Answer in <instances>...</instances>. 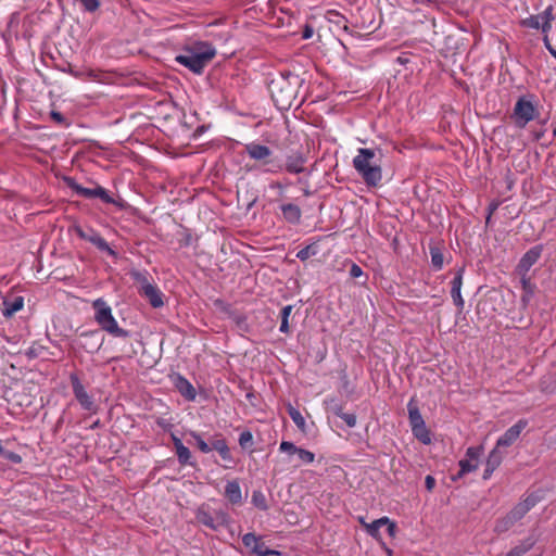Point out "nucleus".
<instances>
[{
  "label": "nucleus",
  "mask_w": 556,
  "mask_h": 556,
  "mask_svg": "<svg viewBox=\"0 0 556 556\" xmlns=\"http://www.w3.org/2000/svg\"><path fill=\"white\" fill-rule=\"evenodd\" d=\"M353 166L367 186L377 187L382 180V168L376 160L375 151L361 148L353 159Z\"/></svg>",
  "instance_id": "1"
},
{
  "label": "nucleus",
  "mask_w": 556,
  "mask_h": 556,
  "mask_svg": "<svg viewBox=\"0 0 556 556\" xmlns=\"http://www.w3.org/2000/svg\"><path fill=\"white\" fill-rule=\"evenodd\" d=\"M215 56V50L207 43L199 42L193 48L188 49L185 54L176 56V61L200 74L206 64Z\"/></svg>",
  "instance_id": "2"
},
{
  "label": "nucleus",
  "mask_w": 556,
  "mask_h": 556,
  "mask_svg": "<svg viewBox=\"0 0 556 556\" xmlns=\"http://www.w3.org/2000/svg\"><path fill=\"white\" fill-rule=\"evenodd\" d=\"M94 309V320L102 330L114 337H127L128 332L118 327L116 319L112 314V308L102 299H97L92 303Z\"/></svg>",
  "instance_id": "3"
},
{
  "label": "nucleus",
  "mask_w": 556,
  "mask_h": 556,
  "mask_svg": "<svg viewBox=\"0 0 556 556\" xmlns=\"http://www.w3.org/2000/svg\"><path fill=\"white\" fill-rule=\"evenodd\" d=\"M130 276L135 281L138 292L146 298L154 308L163 306V293L159 287L149 279L147 271L132 269Z\"/></svg>",
  "instance_id": "4"
},
{
  "label": "nucleus",
  "mask_w": 556,
  "mask_h": 556,
  "mask_svg": "<svg viewBox=\"0 0 556 556\" xmlns=\"http://www.w3.org/2000/svg\"><path fill=\"white\" fill-rule=\"evenodd\" d=\"M536 115L538 110L530 100L520 98L517 101L514 109V118L519 127H525L529 122L533 121Z\"/></svg>",
  "instance_id": "5"
},
{
  "label": "nucleus",
  "mask_w": 556,
  "mask_h": 556,
  "mask_svg": "<svg viewBox=\"0 0 556 556\" xmlns=\"http://www.w3.org/2000/svg\"><path fill=\"white\" fill-rule=\"evenodd\" d=\"M552 21V8H547L543 13L538 15H532L530 17L523 18L520 24L523 27L539 29L542 28L544 33H547L551 28Z\"/></svg>",
  "instance_id": "6"
},
{
  "label": "nucleus",
  "mask_w": 556,
  "mask_h": 556,
  "mask_svg": "<svg viewBox=\"0 0 556 556\" xmlns=\"http://www.w3.org/2000/svg\"><path fill=\"white\" fill-rule=\"evenodd\" d=\"M242 542L256 556H270L279 555V552L269 549L264 542L260 540L254 533H247L242 538Z\"/></svg>",
  "instance_id": "7"
},
{
  "label": "nucleus",
  "mask_w": 556,
  "mask_h": 556,
  "mask_svg": "<svg viewBox=\"0 0 556 556\" xmlns=\"http://www.w3.org/2000/svg\"><path fill=\"white\" fill-rule=\"evenodd\" d=\"M527 425L528 421L526 419H520L519 421H517L514 426L508 428L502 437L498 438L495 446L498 447L500 450L502 447L510 446L518 440L520 433L527 427Z\"/></svg>",
  "instance_id": "8"
},
{
  "label": "nucleus",
  "mask_w": 556,
  "mask_h": 556,
  "mask_svg": "<svg viewBox=\"0 0 556 556\" xmlns=\"http://www.w3.org/2000/svg\"><path fill=\"white\" fill-rule=\"evenodd\" d=\"M481 454L482 447H468L466 451V458L459 462L460 470L458 472V477L475 471L479 466V457Z\"/></svg>",
  "instance_id": "9"
},
{
  "label": "nucleus",
  "mask_w": 556,
  "mask_h": 556,
  "mask_svg": "<svg viewBox=\"0 0 556 556\" xmlns=\"http://www.w3.org/2000/svg\"><path fill=\"white\" fill-rule=\"evenodd\" d=\"M542 250L535 245L530 249L520 260L516 267V274L518 276H527L529 269L538 262L541 257Z\"/></svg>",
  "instance_id": "10"
},
{
  "label": "nucleus",
  "mask_w": 556,
  "mask_h": 556,
  "mask_svg": "<svg viewBox=\"0 0 556 556\" xmlns=\"http://www.w3.org/2000/svg\"><path fill=\"white\" fill-rule=\"evenodd\" d=\"M197 519L202 525L214 530L227 523V515L224 513H217L216 516L213 517L204 510H199V513L197 514Z\"/></svg>",
  "instance_id": "11"
},
{
  "label": "nucleus",
  "mask_w": 556,
  "mask_h": 556,
  "mask_svg": "<svg viewBox=\"0 0 556 556\" xmlns=\"http://www.w3.org/2000/svg\"><path fill=\"white\" fill-rule=\"evenodd\" d=\"M72 384L74 394L77 401L80 403V405L87 410H92L94 408L93 402L86 392V390L84 389L78 378L72 377Z\"/></svg>",
  "instance_id": "12"
},
{
  "label": "nucleus",
  "mask_w": 556,
  "mask_h": 556,
  "mask_svg": "<svg viewBox=\"0 0 556 556\" xmlns=\"http://www.w3.org/2000/svg\"><path fill=\"white\" fill-rule=\"evenodd\" d=\"M536 503L535 497L528 496L522 502L518 503L509 513L511 519L516 522L520 520Z\"/></svg>",
  "instance_id": "13"
},
{
  "label": "nucleus",
  "mask_w": 556,
  "mask_h": 556,
  "mask_svg": "<svg viewBox=\"0 0 556 556\" xmlns=\"http://www.w3.org/2000/svg\"><path fill=\"white\" fill-rule=\"evenodd\" d=\"M245 151L251 159L256 161H264L271 154V151L268 147L254 142L247 144Z\"/></svg>",
  "instance_id": "14"
},
{
  "label": "nucleus",
  "mask_w": 556,
  "mask_h": 556,
  "mask_svg": "<svg viewBox=\"0 0 556 556\" xmlns=\"http://www.w3.org/2000/svg\"><path fill=\"white\" fill-rule=\"evenodd\" d=\"M463 268H460L455 278L452 281V290H451V296L453 299V302L456 306L463 308L464 306V300L460 294V289L463 285Z\"/></svg>",
  "instance_id": "15"
},
{
  "label": "nucleus",
  "mask_w": 556,
  "mask_h": 556,
  "mask_svg": "<svg viewBox=\"0 0 556 556\" xmlns=\"http://www.w3.org/2000/svg\"><path fill=\"white\" fill-rule=\"evenodd\" d=\"M225 496L231 504H240L242 502L241 488L237 481H229L226 484Z\"/></svg>",
  "instance_id": "16"
},
{
  "label": "nucleus",
  "mask_w": 556,
  "mask_h": 556,
  "mask_svg": "<svg viewBox=\"0 0 556 556\" xmlns=\"http://www.w3.org/2000/svg\"><path fill=\"white\" fill-rule=\"evenodd\" d=\"M522 287L521 301L523 304H528L535 292V285L531 282L528 276H519Z\"/></svg>",
  "instance_id": "17"
},
{
  "label": "nucleus",
  "mask_w": 556,
  "mask_h": 556,
  "mask_svg": "<svg viewBox=\"0 0 556 556\" xmlns=\"http://www.w3.org/2000/svg\"><path fill=\"white\" fill-rule=\"evenodd\" d=\"M387 522H389V518L388 517H381L370 523H365V530L366 532L371 535L372 538H375L376 540L380 541L381 542V536H380V528L382 526H384Z\"/></svg>",
  "instance_id": "18"
},
{
  "label": "nucleus",
  "mask_w": 556,
  "mask_h": 556,
  "mask_svg": "<svg viewBox=\"0 0 556 556\" xmlns=\"http://www.w3.org/2000/svg\"><path fill=\"white\" fill-rule=\"evenodd\" d=\"M282 215L289 223H296L301 218V210L294 204H283L281 206Z\"/></svg>",
  "instance_id": "19"
},
{
  "label": "nucleus",
  "mask_w": 556,
  "mask_h": 556,
  "mask_svg": "<svg viewBox=\"0 0 556 556\" xmlns=\"http://www.w3.org/2000/svg\"><path fill=\"white\" fill-rule=\"evenodd\" d=\"M23 305H24V301H23V298H21V296L15 298L12 302L4 301L2 314L5 317H11L16 312L21 311L23 308Z\"/></svg>",
  "instance_id": "20"
},
{
  "label": "nucleus",
  "mask_w": 556,
  "mask_h": 556,
  "mask_svg": "<svg viewBox=\"0 0 556 556\" xmlns=\"http://www.w3.org/2000/svg\"><path fill=\"white\" fill-rule=\"evenodd\" d=\"M176 387L186 399L193 400L195 397L194 388L185 378L178 377L176 380Z\"/></svg>",
  "instance_id": "21"
},
{
  "label": "nucleus",
  "mask_w": 556,
  "mask_h": 556,
  "mask_svg": "<svg viewBox=\"0 0 556 556\" xmlns=\"http://www.w3.org/2000/svg\"><path fill=\"white\" fill-rule=\"evenodd\" d=\"M407 408H408V417H409V422H410L412 428H414L416 426H421V424H424L425 421L422 419V416H421L417 405L414 403L413 400L409 401Z\"/></svg>",
  "instance_id": "22"
},
{
  "label": "nucleus",
  "mask_w": 556,
  "mask_h": 556,
  "mask_svg": "<svg viewBox=\"0 0 556 556\" xmlns=\"http://www.w3.org/2000/svg\"><path fill=\"white\" fill-rule=\"evenodd\" d=\"M212 450L217 451L224 460H227V462L231 460L230 451H229L225 440L215 439L214 441H212L211 451Z\"/></svg>",
  "instance_id": "23"
},
{
  "label": "nucleus",
  "mask_w": 556,
  "mask_h": 556,
  "mask_svg": "<svg viewBox=\"0 0 556 556\" xmlns=\"http://www.w3.org/2000/svg\"><path fill=\"white\" fill-rule=\"evenodd\" d=\"M503 458L504 453L498 447L495 446L490 452L485 465L495 470L502 464Z\"/></svg>",
  "instance_id": "24"
},
{
  "label": "nucleus",
  "mask_w": 556,
  "mask_h": 556,
  "mask_svg": "<svg viewBox=\"0 0 556 556\" xmlns=\"http://www.w3.org/2000/svg\"><path fill=\"white\" fill-rule=\"evenodd\" d=\"M536 542V539L533 536H529L520 545L516 546L511 549L506 556H521L526 552H528Z\"/></svg>",
  "instance_id": "25"
},
{
  "label": "nucleus",
  "mask_w": 556,
  "mask_h": 556,
  "mask_svg": "<svg viewBox=\"0 0 556 556\" xmlns=\"http://www.w3.org/2000/svg\"><path fill=\"white\" fill-rule=\"evenodd\" d=\"M66 181L68 187L72 188L77 194L83 195L85 198H94L96 188H84L76 184L73 179H66Z\"/></svg>",
  "instance_id": "26"
},
{
  "label": "nucleus",
  "mask_w": 556,
  "mask_h": 556,
  "mask_svg": "<svg viewBox=\"0 0 556 556\" xmlns=\"http://www.w3.org/2000/svg\"><path fill=\"white\" fill-rule=\"evenodd\" d=\"M295 457L298 459V463L294 465L295 467H299L301 465L311 464L315 459L314 453H312L307 450H304V448H299V451L295 454Z\"/></svg>",
  "instance_id": "27"
},
{
  "label": "nucleus",
  "mask_w": 556,
  "mask_h": 556,
  "mask_svg": "<svg viewBox=\"0 0 556 556\" xmlns=\"http://www.w3.org/2000/svg\"><path fill=\"white\" fill-rule=\"evenodd\" d=\"M432 266L439 270L442 268L444 263V256L439 247H432L430 250Z\"/></svg>",
  "instance_id": "28"
},
{
  "label": "nucleus",
  "mask_w": 556,
  "mask_h": 556,
  "mask_svg": "<svg viewBox=\"0 0 556 556\" xmlns=\"http://www.w3.org/2000/svg\"><path fill=\"white\" fill-rule=\"evenodd\" d=\"M288 413H289L290 418L298 426V428L301 429L302 431H304L306 424H305V419L301 415V413L296 408H294L292 406L288 407Z\"/></svg>",
  "instance_id": "29"
},
{
  "label": "nucleus",
  "mask_w": 556,
  "mask_h": 556,
  "mask_svg": "<svg viewBox=\"0 0 556 556\" xmlns=\"http://www.w3.org/2000/svg\"><path fill=\"white\" fill-rule=\"evenodd\" d=\"M415 437L419 439L422 443L428 444L430 443V435L429 432L426 429L425 422L421 424V426H416L412 428Z\"/></svg>",
  "instance_id": "30"
},
{
  "label": "nucleus",
  "mask_w": 556,
  "mask_h": 556,
  "mask_svg": "<svg viewBox=\"0 0 556 556\" xmlns=\"http://www.w3.org/2000/svg\"><path fill=\"white\" fill-rule=\"evenodd\" d=\"M516 521L510 518V516L507 514L505 517L500 519L495 526V531L498 533L505 532L508 529H510Z\"/></svg>",
  "instance_id": "31"
},
{
  "label": "nucleus",
  "mask_w": 556,
  "mask_h": 556,
  "mask_svg": "<svg viewBox=\"0 0 556 556\" xmlns=\"http://www.w3.org/2000/svg\"><path fill=\"white\" fill-rule=\"evenodd\" d=\"M293 306L287 305L281 309V325H280V331L281 332H289V316L292 313Z\"/></svg>",
  "instance_id": "32"
},
{
  "label": "nucleus",
  "mask_w": 556,
  "mask_h": 556,
  "mask_svg": "<svg viewBox=\"0 0 556 556\" xmlns=\"http://www.w3.org/2000/svg\"><path fill=\"white\" fill-rule=\"evenodd\" d=\"M98 336V332H86L83 333L80 337L81 340V346L90 352V348L98 349L100 344L97 342L94 344H91L90 340Z\"/></svg>",
  "instance_id": "33"
},
{
  "label": "nucleus",
  "mask_w": 556,
  "mask_h": 556,
  "mask_svg": "<svg viewBox=\"0 0 556 556\" xmlns=\"http://www.w3.org/2000/svg\"><path fill=\"white\" fill-rule=\"evenodd\" d=\"M299 448L300 447H296L292 442L288 441H282L279 445V451L282 453H287L290 458L295 456Z\"/></svg>",
  "instance_id": "34"
},
{
  "label": "nucleus",
  "mask_w": 556,
  "mask_h": 556,
  "mask_svg": "<svg viewBox=\"0 0 556 556\" xmlns=\"http://www.w3.org/2000/svg\"><path fill=\"white\" fill-rule=\"evenodd\" d=\"M176 454L181 464H187L191 458V453L189 448L186 447L184 444H179L178 448L176 450Z\"/></svg>",
  "instance_id": "35"
},
{
  "label": "nucleus",
  "mask_w": 556,
  "mask_h": 556,
  "mask_svg": "<svg viewBox=\"0 0 556 556\" xmlns=\"http://www.w3.org/2000/svg\"><path fill=\"white\" fill-rule=\"evenodd\" d=\"M190 435L192 437V439L195 441L199 450L203 453H208L211 452V447H212V444L208 445L202 438L200 434H198L197 432H190Z\"/></svg>",
  "instance_id": "36"
},
{
  "label": "nucleus",
  "mask_w": 556,
  "mask_h": 556,
  "mask_svg": "<svg viewBox=\"0 0 556 556\" xmlns=\"http://www.w3.org/2000/svg\"><path fill=\"white\" fill-rule=\"evenodd\" d=\"M253 504L261 508V509H267L266 498L262 492H254L252 496Z\"/></svg>",
  "instance_id": "37"
},
{
  "label": "nucleus",
  "mask_w": 556,
  "mask_h": 556,
  "mask_svg": "<svg viewBox=\"0 0 556 556\" xmlns=\"http://www.w3.org/2000/svg\"><path fill=\"white\" fill-rule=\"evenodd\" d=\"M94 198H100L105 203H113V198L102 187H96Z\"/></svg>",
  "instance_id": "38"
},
{
  "label": "nucleus",
  "mask_w": 556,
  "mask_h": 556,
  "mask_svg": "<svg viewBox=\"0 0 556 556\" xmlns=\"http://www.w3.org/2000/svg\"><path fill=\"white\" fill-rule=\"evenodd\" d=\"M252 440H253V437H252V433L249 432V431H244L240 434V438H239V444L242 446V447H247L249 445H251L252 443Z\"/></svg>",
  "instance_id": "39"
},
{
  "label": "nucleus",
  "mask_w": 556,
  "mask_h": 556,
  "mask_svg": "<svg viewBox=\"0 0 556 556\" xmlns=\"http://www.w3.org/2000/svg\"><path fill=\"white\" fill-rule=\"evenodd\" d=\"M338 415L346 422L349 427H355L356 425V416L354 414H346L339 412Z\"/></svg>",
  "instance_id": "40"
},
{
  "label": "nucleus",
  "mask_w": 556,
  "mask_h": 556,
  "mask_svg": "<svg viewBox=\"0 0 556 556\" xmlns=\"http://www.w3.org/2000/svg\"><path fill=\"white\" fill-rule=\"evenodd\" d=\"M316 252L312 250V245H306L301 251L298 252L296 256L301 258L302 261L307 260L312 255H314Z\"/></svg>",
  "instance_id": "41"
},
{
  "label": "nucleus",
  "mask_w": 556,
  "mask_h": 556,
  "mask_svg": "<svg viewBox=\"0 0 556 556\" xmlns=\"http://www.w3.org/2000/svg\"><path fill=\"white\" fill-rule=\"evenodd\" d=\"M80 2L88 11H96L99 8L98 0H80Z\"/></svg>",
  "instance_id": "42"
},
{
  "label": "nucleus",
  "mask_w": 556,
  "mask_h": 556,
  "mask_svg": "<svg viewBox=\"0 0 556 556\" xmlns=\"http://www.w3.org/2000/svg\"><path fill=\"white\" fill-rule=\"evenodd\" d=\"M363 275H364V273H363L362 268L356 264H352L351 269H350V276L352 278H359Z\"/></svg>",
  "instance_id": "43"
},
{
  "label": "nucleus",
  "mask_w": 556,
  "mask_h": 556,
  "mask_svg": "<svg viewBox=\"0 0 556 556\" xmlns=\"http://www.w3.org/2000/svg\"><path fill=\"white\" fill-rule=\"evenodd\" d=\"M384 526H387V531L391 538H394L396 534V525L392 520L389 519V522H387Z\"/></svg>",
  "instance_id": "44"
},
{
  "label": "nucleus",
  "mask_w": 556,
  "mask_h": 556,
  "mask_svg": "<svg viewBox=\"0 0 556 556\" xmlns=\"http://www.w3.org/2000/svg\"><path fill=\"white\" fill-rule=\"evenodd\" d=\"M426 488L428 491H432L435 485V480L432 476H427L425 479Z\"/></svg>",
  "instance_id": "45"
},
{
  "label": "nucleus",
  "mask_w": 556,
  "mask_h": 556,
  "mask_svg": "<svg viewBox=\"0 0 556 556\" xmlns=\"http://www.w3.org/2000/svg\"><path fill=\"white\" fill-rule=\"evenodd\" d=\"M5 457H7L8 459H10V460L14 462V463H20V462H21V457H20L17 454L12 453V452L7 453V454H5Z\"/></svg>",
  "instance_id": "46"
},
{
  "label": "nucleus",
  "mask_w": 556,
  "mask_h": 556,
  "mask_svg": "<svg viewBox=\"0 0 556 556\" xmlns=\"http://www.w3.org/2000/svg\"><path fill=\"white\" fill-rule=\"evenodd\" d=\"M494 469L488 467L485 465V469H484V472H483V479L486 480L491 477V475L493 473Z\"/></svg>",
  "instance_id": "47"
},
{
  "label": "nucleus",
  "mask_w": 556,
  "mask_h": 556,
  "mask_svg": "<svg viewBox=\"0 0 556 556\" xmlns=\"http://www.w3.org/2000/svg\"><path fill=\"white\" fill-rule=\"evenodd\" d=\"M288 170L291 172V173H300L302 172V167L301 166H298V165H288Z\"/></svg>",
  "instance_id": "48"
},
{
  "label": "nucleus",
  "mask_w": 556,
  "mask_h": 556,
  "mask_svg": "<svg viewBox=\"0 0 556 556\" xmlns=\"http://www.w3.org/2000/svg\"><path fill=\"white\" fill-rule=\"evenodd\" d=\"M103 251L110 253V254H114V252L112 251V249L110 248V245L108 244H104V245H99Z\"/></svg>",
  "instance_id": "49"
},
{
  "label": "nucleus",
  "mask_w": 556,
  "mask_h": 556,
  "mask_svg": "<svg viewBox=\"0 0 556 556\" xmlns=\"http://www.w3.org/2000/svg\"><path fill=\"white\" fill-rule=\"evenodd\" d=\"M545 43H546V48L548 49V51L551 52V54L556 58V50H554L547 42V39H545Z\"/></svg>",
  "instance_id": "50"
},
{
  "label": "nucleus",
  "mask_w": 556,
  "mask_h": 556,
  "mask_svg": "<svg viewBox=\"0 0 556 556\" xmlns=\"http://www.w3.org/2000/svg\"><path fill=\"white\" fill-rule=\"evenodd\" d=\"M174 444H175V448L177 450L179 444H182V442L179 439L175 438L174 439Z\"/></svg>",
  "instance_id": "51"
},
{
  "label": "nucleus",
  "mask_w": 556,
  "mask_h": 556,
  "mask_svg": "<svg viewBox=\"0 0 556 556\" xmlns=\"http://www.w3.org/2000/svg\"><path fill=\"white\" fill-rule=\"evenodd\" d=\"M381 544H382V546H383L384 551L387 552V554H388L389 556H391V555H392V551H391L390 548H388V547L384 545V543H382V542H381Z\"/></svg>",
  "instance_id": "52"
},
{
  "label": "nucleus",
  "mask_w": 556,
  "mask_h": 556,
  "mask_svg": "<svg viewBox=\"0 0 556 556\" xmlns=\"http://www.w3.org/2000/svg\"><path fill=\"white\" fill-rule=\"evenodd\" d=\"M359 522L362 523V526L365 528V523H367L364 518H359Z\"/></svg>",
  "instance_id": "53"
},
{
  "label": "nucleus",
  "mask_w": 556,
  "mask_h": 556,
  "mask_svg": "<svg viewBox=\"0 0 556 556\" xmlns=\"http://www.w3.org/2000/svg\"><path fill=\"white\" fill-rule=\"evenodd\" d=\"M53 117L58 118V119H61L60 114H56V113H53Z\"/></svg>",
  "instance_id": "54"
},
{
  "label": "nucleus",
  "mask_w": 556,
  "mask_h": 556,
  "mask_svg": "<svg viewBox=\"0 0 556 556\" xmlns=\"http://www.w3.org/2000/svg\"><path fill=\"white\" fill-rule=\"evenodd\" d=\"M311 36L309 31H306L304 38H308Z\"/></svg>",
  "instance_id": "55"
},
{
  "label": "nucleus",
  "mask_w": 556,
  "mask_h": 556,
  "mask_svg": "<svg viewBox=\"0 0 556 556\" xmlns=\"http://www.w3.org/2000/svg\"><path fill=\"white\" fill-rule=\"evenodd\" d=\"M554 134L556 135V130L554 131Z\"/></svg>",
  "instance_id": "56"
}]
</instances>
